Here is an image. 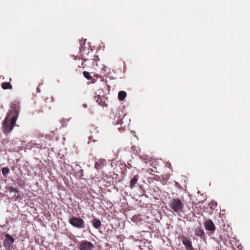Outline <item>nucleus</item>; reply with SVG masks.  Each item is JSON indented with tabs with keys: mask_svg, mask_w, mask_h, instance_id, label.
Here are the masks:
<instances>
[{
	"mask_svg": "<svg viewBox=\"0 0 250 250\" xmlns=\"http://www.w3.org/2000/svg\"><path fill=\"white\" fill-rule=\"evenodd\" d=\"M19 115V111L12 108L7 115L2 123V131L5 133L10 132L13 128Z\"/></svg>",
	"mask_w": 250,
	"mask_h": 250,
	"instance_id": "nucleus-1",
	"label": "nucleus"
},
{
	"mask_svg": "<svg viewBox=\"0 0 250 250\" xmlns=\"http://www.w3.org/2000/svg\"><path fill=\"white\" fill-rule=\"evenodd\" d=\"M169 206L174 212L179 213L183 212L184 208V201L178 198L172 199L169 202Z\"/></svg>",
	"mask_w": 250,
	"mask_h": 250,
	"instance_id": "nucleus-2",
	"label": "nucleus"
},
{
	"mask_svg": "<svg viewBox=\"0 0 250 250\" xmlns=\"http://www.w3.org/2000/svg\"><path fill=\"white\" fill-rule=\"evenodd\" d=\"M84 44L85 43L83 44L82 43L80 44L79 57V60H80V58H81V60L83 62L89 61L90 58L92 56V54H89V47L86 49Z\"/></svg>",
	"mask_w": 250,
	"mask_h": 250,
	"instance_id": "nucleus-3",
	"label": "nucleus"
},
{
	"mask_svg": "<svg viewBox=\"0 0 250 250\" xmlns=\"http://www.w3.org/2000/svg\"><path fill=\"white\" fill-rule=\"evenodd\" d=\"M69 223L73 227L78 229H83L85 228L84 221L78 217H73L69 219Z\"/></svg>",
	"mask_w": 250,
	"mask_h": 250,
	"instance_id": "nucleus-4",
	"label": "nucleus"
},
{
	"mask_svg": "<svg viewBox=\"0 0 250 250\" xmlns=\"http://www.w3.org/2000/svg\"><path fill=\"white\" fill-rule=\"evenodd\" d=\"M5 239L3 241V245L4 248L7 250H12L13 249H14V238L8 234H6L5 235Z\"/></svg>",
	"mask_w": 250,
	"mask_h": 250,
	"instance_id": "nucleus-5",
	"label": "nucleus"
},
{
	"mask_svg": "<svg viewBox=\"0 0 250 250\" xmlns=\"http://www.w3.org/2000/svg\"><path fill=\"white\" fill-rule=\"evenodd\" d=\"M94 248L93 244L87 241L82 242L80 245V250H93Z\"/></svg>",
	"mask_w": 250,
	"mask_h": 250,
	"instance_id": "nucleus-6",
	"label": "nucleus"
},
{
	"mask_svg": "<svg viewBox=\"0 0 250 250\" xmlns=\"http://www.w3.org/2000/svg\"><path fill=\"white\" fill-rule=\"evenodd\" d=\"M205 229L209 231H214L215 227L213 222L211 220H208L205 223Z\"/></svg>",
	"mask_w": 250,
	"mask_h": 250,
	"instance_id": "nucleus-7",
	"label": "nucleus"
},
{
	"mask_svg": "<svg viewBox=\"0 0 250 250\" xmlns=\"http://www.w3.org/2000/svg\"><path fill=\"white\" fill-rule=\"evenodd\" d=\"M182 243L187 250H193L191 241L186 237H183Z\"/></svg>",
	"mask_w": 250,
	"mask_h": 250,
	"instance_id": "nucleus-8",
	"label": "nucleus"
},
{
	"mask_svg": "<svg viewBox=\"0 0 250 250\" xmlns=\"http://www.w3.org/2000/svg\"><path fill=\"white\" fill-rule=\"evenodd\" d=\"M75 168L78 170V171L75 172V175L77 178L81 179L83 176V169L81 168V167L79 165H77Z\"/></svg>",
	"mask_w": 250,
	"mask_h": 250,
	"instance_id": "nucleus-9",
	"label": "nucleus"
},
{
	"mask_svg": "<svg viewBox=\"0 0 250 250\" xmlns=\"http://www.w3.org/2000/svg\"><path fill=\"white\" fill-rule=\"evenodd\" d=\"M126 94L124 91H121L118 93V98L119 101H122L126 97Z\"/></svg>",
	"mask_w": 250,
	"mask_h": 250,
	"instance_id": "nucleus-10",
	"label": "nucleus"
},
{
	"mask_svg": "<svg viewBox=\"0 0 250 250\" xmlns=\"http://www.w3.org/2000/svg\"><path fill=\"white\" fill-rule=\"evenodd\" d=\"M137 181H138L137 175H135L130 180V186L131 188H133L135 186V185L137 183Z\"/></svg>",
	"mask_w": 250,
	"mask_h": 250,
	"instance_id": "nucleus-11",
	"label": "nucleus"
},
{
	"mask_svg": "<svg viewBox=\"0 0 250 250\" xmlns=\"http://www.w3.org/2000/svg\"><path fill=\"white\" fill-rule=\"evenodd\" d=\"M92 224L93 227L96 229H98L101 226V221L96 218L93 220Z\"/></svg>",
	"mask_w": 250,
	"mask_h": 250,
	"instance_id": "nucleus-12",
	"label": "nucleus"
},
{
	"mask_svg": "<svg viewBox=\"0 0 250 250\" xmlns=\"http://www.w3.org/2000/svg\"><path fill=\"white\" fill-rule=\"evenodd\" d=\"M1 87L3 89H11L12 88V85L10 83L7 82L2 83L1 84Z\"/></svg>",
	"mask_w": 250,
	"mask_h": 250,
	"instance_id": "nucleus-13",
	"label": "nucleus"
},
{
	"mask_svg": "<svg viewBox=\"0 0 250 250\" xmlns=\"http://www.w3.org/2000/svg\"><path fill=\"white\" fill-rule=\"evenodd\" d=\"M195 234L197 236H202L204 234V230L201 228H197L195 231Z\"/></svg>",
	"mask_w": 250,
	"mask_h": 250,
	"instance_id": "nucleus-14",
	"label": "nucleus"
},
{
	"mask_svg": "<svg viewBox=\"0 0 250 250\" xmlns=\"http://www.w3.org/2000/svg\"><path fill=\"white\" fill-rule=\"evenodd\" d=\"M2 173L4 176H6L9 172V169L8 167H3L2 168Z\"/></svg>",
	"mask_w": 250,
	"mask_h": 250,
	"instance_id": "nucleus-15",
	"label": "nucleus"
},
{
	"mask_svg": "<svg viewBox=\"0 0 250 250\" xmlns=\"http://www.w3.org/2000/svg\"><path fill=\"white\" fill-rule=\"evenodd\" d=\"M83 75L84 77L88 80H90L92 78L89 73L86 71H83Z\"/></svg>",
	"mask_w": 250,
	"mask_h": 250,
	"instance_id": "nucleus-16",
	"label": "nucleus"
},
{
	"mask_svg": "<svg viewBox=\"0 0 250 250\" xmlns=\"http://www.w3.org/2000/svg\"><path fill=\"white\" fill-rule=\"evenodd\" d=\"M91 60H93V62H95L100 61V58L98 55H94L93 58L91 59Z\"/></svg>",
	"mask_w": 250,
	"mask_h": 250,
	"instance_id": "nucleus-17",
	"label": "nucleus"
},
{
	"mask_svg": "<svg viewBox=\"0 0 250 250\" xmlns=\"http://www.w3.org/2000/svg\"><path fill=\"white\" fill-rule=\"evenodd\" d=\"M98 162H99L100 165L104 166L106 164V161L104 159H100Z\"/></svg>",
	"mask_w": 250,
	"mask_h": 250,
	"instance_id": "nucleus-18",
	"label": "nucleus"
},
{
	"mask_svg": "<svg viewBox=\"0 0 250 250\" xmlns=\"http://www.w3.org/2000/svg\"><path fill=\"white\" fill-rule=\"evenodd\" d=\"M95 167L97 169H99L101 168V165L99 164V162H96Z\"/></svg>",
	"mask_w": 250,
	"mask_h": 250,
	"instance_id": "nucleus-19",
	"label": "nucleus"
},
{
	"mask_svg": "<svg viewBox=\"0 0 250 250\" xmlns=\"http://www.w3.org/2000/svg\"><path fill=\"white\" fill-rule=\"evenodd\" d=\"M9 189L11 192H17V189L16 188H14L13 187H10V188H9Z\"/></svg>",
	"mask_w": 250,
	"mask_h": 250,
	"instance_id": "nucleus-20",
	"label": "nucleus"
},
{
	"mask_svg": "<svg viewBox=\"0 0 250 250\" xmlns=\"http://www.w3.org/2000/svg\"><path fill=\"white\" fill-rule=\"evenodd\" d=\"M69 121V120L68 119H62L61 120V123L62 124H66Z\"/></svg>",
	"mask_w": 250,
	"mask_h": 250,
	"instance_id": "nucleus-21",
	"label": "nucleus"
},
{
	"mask_svg": "<svg viewBox=\"0 0 250 250\" xmlns=\"http://www.w3.org/2000/svg\"><path fill=\"white\" fill-rule=\"evenodd\" d=\"M99 100H100V97H98V99L97 100V102L99 103V104H100V105H102V106H103V105H104V104H102L101 103V102H100V101H99Z\"/></svg>",
	"mask_w": 250,
	"mask_h": 250,
	"instance_id": "nucleus-22",
	"label": "nucleus"
},
{
	"mask_svg": "<svg viewBox=\"0 0 250 250\" xmlns=\"http://www.w3.org/2000/svg\"><path fill=\"white\" fill-rule=\"evenodd\" d=\"M37 91H38V92H40V89H39V87H37Z\"/></svg>",
	"mask_w": 250,
	"mask_h": 250,
	"instance_id": "nucleus-23",
	"label": "nucleus"
},
{
	"mask_svg": "<svg viewBox=\"0 0 250 250\" xmlns=\"http://www.w3.org/2000/svg\"><path fill=\"white\" fill-rule=\"evenodd\" d=\"M83 106L84 107V108H86L87 107V105L86 104H84L83 105Z\"/></svg>",
	"mask_w": 250,
	"mask_h": 250,
	"instance_id": "nucleus-24",
	"label": "nucleus"
}]
</instances>
